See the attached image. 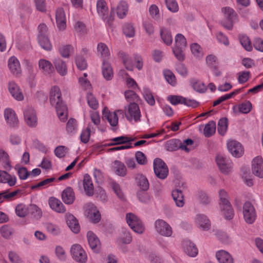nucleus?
<instances>
[{"label": "nucleus", "instance_id": "obj_1", "mask_svg": "<svg viewBox=\"0 0 263 263\" xmlns=\"http://www.w3.org/2000/svg\"><path fill=\"white\" fill-rule=\"evenodd\" d=\"M49 100L52 105H56L57 114L60 121L65 122L68 118V109L67 106L62 101L61 92L58 86L51 87Z\"/></svg>", "mask_w": 263, "mask_h": 263}, {"label": "nucleus", "instance_id": "obj_2", "mask_svg": "<svg viewBox=\"0 0 263 263\" xmlns=\"http://www.w3.org/2000/svg\"><path fill=\"white\" fill-rule=\"evenodd\" d=\"M219 205L222 215L226 219H232L234 216V211L229 201L227 193L224 190H220L219 192Z\"/></svg>", "mask_w": 263, "mask_h": 263}, {"label": "nucleus", "instance_id": "obj_3", "mask_svg": "<svg viewBox=\"0 0 263 263\" xmlns=\"http://www.w3.org/2000/svg\"><path fill=\"white\" fill-rule=\"evenodd\" d=\"M97 11L99 15L105 22L106 25L111 27L114 20V15L113 13H109L108 7L104 0H98Z\"/></svg>", "mask_w": 263, "mask_h": 263}, {"label": "nucleus", "instance_id": "obj_4", "mask_svg": "<svg viewBox=\"0 0 263 263\" xmlns=\"http://www.w3.org/2000/svg\"><path fill=\"white\" fill-rule=\"evenodd\" d=\"M124 114L126 119L129 122H138L140 121L141 114L138 105L136 103H130L125 107Z\"/></svg>", "mask_w": 263, "mask_h": 263}, {"label": "nucleus", "instance_id": "obj_5", "mask_svg": "<svg viewBox=\"0 0 263 263\" xmlns=\"http://www.w3.org/2000/svg\"><path fill=\"white\" fill-rule=\"evenodd\" d=\"M126 222L130 228L136 233L142 234L144 230V226L141 220L135 214L129 213L126 216Z\"/></svg>", "mask_w": 263, "mask_h": 263}, {"label": "nucleus", "instance_id": "obj_6", "mask_svg": "<svg viewBox=\"0 0 263 263\" xmlns=\"http://www.w3.org/2000/svg\"><path fill=\"white\" fill-rule=\"evenodd\" d=\"M25 123L30 127H35L37 125V117L35 110L31 106H26L23 109Z\"/></svg>", "mask_w": 263, "mask_h": 263}, {"label": "nucleus", "instance_id": "obj_7", "mask_svg": "<svg viewBox=\"0 0 263 263\" xmlns=\"http://www.w3.org/2000/svg\"><path fill=\"white\" fill-rule=\"evenodd\" d=\"M216 162L220 171L226 175L231 172L233 163L231 160L224 156L218 154L216 157Z\"/></svg>", "mask_w": 263, "mask_h": 263}, {"label": "nucleus", "instance_id": "obj_8", "mask_svg": "<svg viewBox=\"0 0 263 263\" xmlns=\"http://www.w3.org/2000/svg\"><path fill=\"white\" fill-rule=\"evenodd\" d=\"M153 164L156 176L161 179H165L168 174V169L165 162L161 159L157 158L154 160Z\"/></svg>", "mask_w": 263, "mask_h": 263}, {"label": "nucleus", "instance_id": "obj_9", "mask_svg": "<svg viewBox=\"0 0 263 263\" xmlns=\"http://www.w3.org/2000/svg\"><path fill=\"white\" fill-rule=\"evenodd\" d=\"M70 253L72 258L77 262L85 263L87 260L86 252L79 244H74L71 246Z\"/></svg>", "mask_w": 263, "mask_h": 263}, {"label": "nucleus", "instance_id": "obj_10", "mask_svg": "<svg viewBox=\"0 0 263 263\" xmlns=\"http://www.w3.org/2000/svg\"><path fill=\"white\" fill-rule=\"evenodd\" d=\"M243 215L245 221L248 224L253 223L256 219V211L253 204L249 201L246 202L243 204Z\"/></svg>", "mask_w": 263, "mask_h": 263}, {"label": "nucleus", "instance_id": "obj_11", "mask_svg": "<svg viewBox=\"0 0 263 263\" xmlns=\"http://www.w3.org/2000/svg\"><path fill=\"white\" fill-rule=\"evenodd\" d=\"M155 228L156 232L163 236L170 237L172 234V227L164 220H156L155 222Z\"/></svg>", "mask_w": 263, "mask_h": 263}, {"label": "nucleus", "instance_id": "obj_12", "mask_svg": "<svg viewBox=\"0 0 263 263\" xmlns=\"http://www.w3.org/2000/svg\"><path fill=\"white\" fill-rule=\"evenodd\" d=\"M85 215L93 223H98L101 219V214L97 207L91 203H88L85 206Z\"/></svg>", "mask_w": 263, "mask_h": 263}, {"label": "nucleus", "instance_id": "obj_13", "mask_svg": "<svg viewBox=\"0 0 263 263\" xmlns=\"http://www.w3.org/2000/svg\"><path fill=\"white\" fill-rule=\"evenodd\" d=\"M227 147L229 152L235 157H240L243 154L244 151L241 144L236 140H229Z\"/></svg>", "mask_w": 263, "mask_h": 263}, {"label": "nucleus", "instance_id": "obj_14", "mask_svg": "<svg viewBox=\"0 0 263 263\" xmlns=\"http://www.w3.org/2000/svg\"><path fill=\"white\" fill-rule=\"evenodd\" d=\"M119 112L121 114L123 112L122 110H118L116 111L110 112L106 110L104 108L103 111V117L104 119L107 120L110 125L111 126V129L113 130L117 129V126L118 124V117L117 112Z\"/></svg>", "mask_w": 263, "mask_h": 263}, {"label": "nucleus", "instance_id": "obj_15", "mask_svg": "<svg viewBox=\"0 0 263 263\" xmlns=\"http://www.w3.org/2000/svg\"><path fill=\"white\" fill-rule=\"evenodd\" d=\"M253 173L259 178H263V160L260 156H257L252 160Z\"/></svg>", "mask_w": 263, "mask_h": 263}, {"label": "nucleus", "instance_id": "obj_16", "mask_svg": "<svg viewBox=\"0 0 263 263\" xmlns=\"http://www.w3.org/2000/svg\"><path fill=\"white\" fill-rule=\"evenodd\" d=\"M4 117L7 123L11 127L16 126L18 123V120L15 111L9 108L4 110Z\"/></svg>", "mask_w": 263, "mask_h": 263}, {"label": "nucleus", "instance_id": "obj_17", "mask_svg": "<svg viewBox=\"0 0 263 263\" xmlns=\"http://www.w3.org/2000/svg\"><path fill=\"white\" fill-rule=\"evenodd\" d=\"M57 27L60 30H64L66 27V21L65 12L63 8H59L55 13Z\"/></svg>", "mask_w": 263, "mask_h": 263}, {"label": "nucleus", "instance_id": "obj_18", "mask_svg": "<svg viewBox=\"0 0 263 263\" xmlns=\"http://www.w3.org/2000/svg\"><path fill=\"white\" fill-rule=\"evenodd\" d=\"M195 223L202 230L207 231L210 229L211 223L209 219L203 214H197L195 219Z\"/></svg>", "mask_w": 263, "mask_h": 263}, {"label": "nucleus", "instance_id": "obj_19", "mask_svg": "<svg viewBox=\"0 0 263 263\" xmlns=\"http://www.w3.org/2000/svg\"><path fill=\"white\" fill-rule=\"evenodd\" d=\"M216 257L219 263H234L232 256L228 252L223 250L216 252Z\"/></svg>", "mask_w": 263, "mask_h": 263}, {"label": "nucleus", "instance_id": "obj_20", "mask_svg": "<svg viewBox=\"0 0 263 263\" xmlns=\"http://www.w3.org/2000/svg\"><path fill=\"white\" fill-rule=\"evenodd\" d=\"M183 248L184 252L190 257H194L198 254V251L197 247L190 240L183 241Z\"/></svg>", "mask_w": 263, "mask_h": 263}, {"label": "nucleus", "instance_id": "obj_21", "mask_svg": "<svg viewBox=\"0 0 263 263\" xmlns=\"http://www.w3.org/2000/svg\"><path fill=\"white\" fill-rule=\"evenodd\" d=\"M8 89L12 97L18 101H22L24 99V96L17 84L14 82L9 83Z\"/></svg>", "mask_w": 263, "mask_h": 263}, {"label": "nucleus", "instance_id": "obj_22", "mask_svg": "<svg viewBox=\"0 0 263 263\" xmlns=\"http://www.w3.org/2000/svg\"><path fill=\"white\" fill-rule=\"evenodd\" d=\"M48 203L50 207L58 213H63L66 211L65 208L61 201L55 197H50Z\"/></svg>", "mask_w": 263, "mask_h": 263}, {"label": "nucleus", "instance_id": "obj_23", "mask_svg": "<svg viewBox=\"0 0 263 263\" xmlns=\"http://www.w3.org/2000/svg\"><path fill=\"white\" fill-rule=\"evenodd\" d=\"M0 182L7 183L10 186L15 185L16 177L14 175H11L6 171H0Z\"/></svg>", "mask_w": 263, "mask_h": 263}, {"label": "nucleus", "instance_id": "obj_24", "mask_svg": "<svg viewBox=\"0 0 263 263\" xmlns=\"http://www.w3.org/2000/svg\"><path fill=\"white\" fill-rule=\"evenodd\" d=\"M62 199L65 204H72L75 199L73 189L70 187H66L62 193Z\"/></svg>", "mask_w": 263, "mask_h": 263}, {"label": "nucleus", "instance_id": "obj_25", "mask_svg": "<svg viewBox=\"0 0 263 263\" xmlns=\"http://www.w3.org/2000/svg\"><path fill=\"white\" fill-rule=\"evenodd\" d=\"M87 237L91 249L95 252L98 251L100 245L98 238L91 231L87 232Z\"/></svg>", "mask_w": 263, "mask_h": 263}, {"label": "nucleus", "instance_id": "obj_26", "mask_svg": "<svg viewBox=\"0 0 263 263\" xmlns=\"http://www.w3.org/2000/svg\"><path fill=\"white\" fill-rule=\"evenodd\" d=\"M8 65L10 70L14 74L17 75L21 73V69L20 62L15 57H11L9 58Z\"/></svg>", "mask_w": 263, "mask_h": 263}, {"label": "nucleus", "instance_id": "obj_27", "mask_svg": "<svg viewBox=\"0 0 263 263\" xmlns=\"http://www.w3.org/2000/svg\"><path fill=\"white\" fill-rule=\"evenodd\" d=\"M67 224L70 229L74 233H78L80 231V226L76 218L72 215L66 214Z\"/></svg>", "mask_w": 263, "mask_h": 263}, {"label": "nucleus", "instance_id": "obj_28", "mask_svg": "<svg viewBox=\"0 0 263 263\" xmlns=\"http://www.w3.org/2000/svg\"><path fill=\"white\" fill-rule=\"evenodd\" d=\"M19 192L18 190L12 192H9L8 190L0 192V204L5 201H10L14 200Z\"/></svg>", "mask_w": 263, "mask_h": 263}, {"label": "nucleus", "instance_id": "obj_29", "mask_svg": "<svg viewBox=\"0 0 263 263\" xmlns=\"http://www.w3.org/2000/svg\"><path fill=\"white\" fill-rule=\"evenodd\" d=\"M97 52L98 54L100 55L103 59V61L109 59L110 57V51L107 46L103 43H99L97 46Z\"/></svg>", "mask_w": 263, "mask_h": 263}, {"label": "nucleus", "instance_id": "obj_30", "mask_svg": "<svg viewBox=\"0 0 263 263\" xmlns=\"http://www.w3.org/2000/svg\"><path fill=\"white\" fill-rule=\"evenodd\" d=\"M55 68L61 76L67 73V66L65 62L60 58H55L53 61Z\"/></svg>", "mask_w": 263, "mask_h": 263}, {"label": "nucleus", "instance_id": "obj_31", "mask_svg": "<svg viewBox=\"0 0 263 263\" xmlns=\"http://www.w3.org/2000/svg\"><path fill=\"white\" fill-rule=\"evenodd\" d=\"M172 195L177 206L182 207L184 205V196L181 190H174L172 192Z\"/></svg>", "mask_w": 263, "mask_h": 263}, {"label": "nucleus", "instance_id": "obj_32", "mask_svg": "<svg viewBox=\"0 0 263 263\" xmlns=\"http://www.w3.org/2000/svg\"><path fill=\"white\" fill-rule=\"evenodd\" d=\"M102 70L103 77L106 80H110L112 78L114 73L112 67L109 63L103 61Z\"/></svg>", "mask_w": 263, "mask_h": 263}, {"label": "nucleus", "instance_id": "obj_33", "mask_svg": "<svg viewBox=\"0 0 263 263\" xmlns=\"http://www.w3.org/2000/svg\"><path fill=\"white\" fill-rule=\"evenodd\" d=\"M39 67L41 70L46 74H49L53 71V67L51 62L45 59L39 60Z\"/></svg>", "mask_w": 263, "mask_h": 263}, {"label": "nucleus", "instance_id": "obj_34", "mask_svg": "<svg viewBox=\"0 0 263 263\" xmlns=\"http://www.w3.org/2000/svg\"><path fill=\"white\" fill-rule=\"evenodd\" d=\"M83 185L86 194L88 196H92L93 191V185L91 177L87 174L84 176Z\"/></svg>", "mask_w": 263, "mask_h": 263}, {"label": "nucleus", "instance_id": "obj_35", "mask_svg": "<svg viewBox=\"0 0 263 263\" xmlns=\"http://www.w3.org/2000/svg\"><path fill=\"white\" fill-rule=\"evenodd\" d=\"M190 83L193 89L199 93H204L206 90L207 88L205 85L198 80L192 79Z\"/></svg>", "mask_w": 263, "mask_h": 263}, {"label": "nucleus", "instance_id": "obj_36", "mask_svg": "<svg viewBox=\"0 0 263 263\" xmlns=\"http://www.w3.org/2000/svg\"><path fill=\"white\" fill-rule=\"evenodd\" d=\"M37 41L41 47L45 50L50 51L52 46L48 36H37Z\"/></svg>", "mask_w": 263, "mask_h": 263}, {"label": "nucleus", "instance_id": "obj_37", "mask_svg": "<svg viewBox=\"0 0 263 263\" xmlns=\"http://www.w3.org/2000/svg\"><path fill=\"white\" fill-rule=\"evenodd\" d=\"M134 140L135 138L121 136L111 139L110 141L114 142V143H110L108 144V145L112 146L122 144H125L126 145L127 143H130V142L133 141Z\"/></svg>", "mask_w": 263, "mask_h": 263}, {"label": "nucleus", "instance_id": "obj_38", "mask_svg": "<svg viewBox=\"0 0 263 263\" xmlns=\"http://www.w3.org/2000/svg\"><path fill=\"white\" fill-rule=\"evenodd\" d=\"M128 12L127 4L124 1H121L118 5L116 9L117 16L120 18H123Z\"/></svg>", "mask_w": 263, "mask_h": 263}, {"label": "nucleus", "instance_id": "obj_39", "mask_svg": "<svg viewBox=\"0 0 263 263\" xmlns=\"http://www.w3.org/2000/svg\"><path fill=\"white\" fill-rule=\"evenodd\" d=\"M0 163L6 170H9L11 168L9 156L6 152L3 150H0Z\"/></svg>", "mask_w": 263, "mask_h": 263}, {"label": "nucleus", "instance_id": "obj_40", "mask_svg": "<svg viewBox=\"0 0 263 263\" xmlns=\"http://www.w3.org/2000/svg\"><path fill=\"white\" fill-rule=\"evenodd\" d=\"M161 37L163 42L167 46L172 44L173 37L171 32L166 28H162L160 30Z\"/></svg>", "mask_w": 263, "mask_h": 263}, {"label": "nucleus", "instance_id": "obj_41", "mask_svg": "<svg viewBox=\"0 0 263 263\" xmlns=\"http://www.w3.org/2000/svg\"><path fill=\"white\" fill-rule=\"evenodd\" d=\"M95 129L91 127L90 124H89L87 127L82 130L80 135V140L82 142L87 143L90 139V135L91 132H94Z\"/></svg>", "mask_w": 263, "mask_h": 263}, {"label": "nucleus", "instance_id": "obj_42", "mask_svg": "<svg viewBox=\"0 0 263 263\" xmlns=\"http://www.w3.org/2000/svg\"><path fill=\"white\" fill-rule=\"evenodd\" d=\"M179 139H173L167 141L165 144V147L168 151H176L179 149Z\"/></svg>", "mask_w": 263, "mask_h": 263}, {"label": "nucleus", "instance_id": "obj_43", "mask_svg": "<svg viewBox=\"0 0 263 263\" xmlns=\"http://www.w3.org/2000/svg\"><path fill=\"white\" fill-rule=\"evenodd\" d=\"M216 130V123L211 121L205 125L203 134L206 137H210L213 135Z\"/></svg>", "mask_w": 263, "mask_h": 263}, {"label": "nucleus", "instance_id": "obj_44", "mask_svg": "<svg viewBox=\"0 0 263 263\" xmlns=\"http://www.w3.org/2000/svg\"><path fill=\"white\" fill-rule=\"evenodd\" d=\"M179 149L189 152L193 147L194 141L191 139H187L183 141L179 140Z\"/></svg>", "mask_w": 263, "mask_h": 263}, {"label": "nucleus", "instance_id": "obj_45", "mask_svg": "<svg viewBox=\"0 0 263 263\" xmlns=\"http://www.w3.org/2000/svg\"><path fill=\"white\" fill-rule=\"evenodd\" d=\"M192 53L197 59H200L203 56V52L201 46L197 43H193L190 46Z\"/></svg>", "mask_w": 263, "mask_h": 263}, {"label": "nucleus", "instance_id": "obj_46", "mask_svg": "<svg viewBox=\"0 0 263 263\" xmlns=\"http://www.w3.org/2000/svg\"><path fill=\"white\" fill-rule=\"evenodd\" d=\"M136 180L138 185L143 191H146L149 188V183L147 178L141 174H139L136 177Z\"/></svg>", "mask_w": 263, "mask_h": 263}, {"label": "nucleus", "instance_id": "obj_47", "mask_svg": "<svg viewBox=\"0 0 263 263\" xmlns=\"http://www.w3.org/2000/svg\"><path fill=\"white\" fill-rule=\"evenodd\" d=\"M240 90V89H236L230 93L225 94L220 97L213 102V106H216L218 104H220L223 101L232 98L233 96L238 94Z\"/></svg>", "mask_w": 263, "mask_h": 263}, {"label": "nucleus", "instance_id": "obj_48", "mask_svg": "<svg viewBox=\"0 0 263 263\" xmlns=\"http://www.w3.org/2000/svg\"><path fill=\"white\" fill-rule=\"evenodd\" d=\"M224 13V18L238 21L237 15L235 11L230 7H224L222 9Z\"/></svg>", "mask_w": 263, "mask_h": 263}, {"label": "nucleus", "instance_id": "obj_49", "mask_svg": "<svg viewBox=\"0 0 263 263\" xmlns=\"http://www.w3.org/2000/svg\"><path fill=\"white\" fill-rule=\"evenodd\" d=\"M78 129L77 121L73 118H70L66 124V130L69 134H74Z\"/></svg>", "mask_w": 263, "mask_h": 263}, {"label": "nucleus", "instance_id": "obj_50", "mask_svg": "<svg viewBox=\"0 0 263 263\" xmlns=\"http://www.w3.org/2000/svg\"><path fill=\"white\" fill-rule=\"evenodd\" d=\"M28 210L29 206H26L23 203L18 204L15 207V213L20 217H25L28 214Z\"/></svg>", "mask_w": 263, "mask_h": 263}, {"label": "nucleus", "instance_id": "obj_51", "mask_svg": "<svg viewBox=\"0 0 263 263\" xmlns=\"http://www.w3.org/2000/svg\"><path fill=\"white\" fill-rule=\"evenodd\" d=\"M228 128V120L227 118H224L220 119L218 123L217 130L219 134L221 135H224Z\"/></svg>", "mask_w": 263, "mask_h": 263}, {"label": "nucleus", "instance_id": "obj_52", "mask_svg": "<svg viewBox=\"0 0 263 263\" xmlns=\"http://www.w3.org/2000/svg\"><path fill=\"white\" fill-rule=\"evenodd\" d=\"M175 47L176 48H181L185 49L186 46V39L181 34H177L175 39Z\"/></svg>", "mask_w": 263, "mask_h": 263}, {"label": "nucleus", "instance_id": "obj_53", "mask_svg": "<svg viewBox=\"0 0 263 263\" xmlns=\"http://www.w3.org/2000/svg\"><path fill=\"white\" fill-rule=\"evenodd\" d=\"M116 173L121 176H124L126 174V168L125 165L119 161L116 160L114 162Z\"/></svg>", "mask_w": 263, "mask_h": 263}, {"label": "nucleus", "instance_id": "obj_54", "mask_svg": "<svg viewBox=\"0 0 263 263\" xmlns=\"http://www.w3.org/2000/svg\"><path fill=\"white\" fill-rule=\"evenodd\" d=\"M239 41L243 47L248 51H250L252 49V46L249 38L246 35H240Z\"/></svg>", "mask_w": 263, "mask_h": 263}, {"label": "nucleus", "instance_id": "obj_55", "mask_svg": "<svg viewBox=\"0 0 263 263\" xmlns=\"http://www.w3.org/2000/svg\"><path fill=\"white\" fill-rule=\"evenodd\" d=\"M132 240L130 233L127 231H123L121 236L118 238L119 243L129 244Z\"/></svg>", "mask_w": 263, "mask_h": 263}, {"label": "nucleus", "instance_id": "obj_56", "mask_svg": "<svg viewBox=\"0 0 263 263\" xmlns=\"http://www.w3.org/2000/svg\"><path fill=\"white\" fill-rule=\"evenodd\" d=\"M28 214H30L33 217L37 219L42 216V212L37 206L35 204H31L29 206Z\"/></svg>", "mask_w": 263, "mask_h": 263}, {"label": "nucleus", "instance_id": "obj_57", "mask_svg": "<svg viewBox=\"0 0 263 263\" xmlns=\"http://www.w3.org/2000/svg\"><path fill=\"white\" fill-rule=\"evenodd\" d=\"M167 8L172 12L176 13L179 10V6L176 0H164Z\"/></svg>", "mask_w": 263, "mask_h": 263}, {"label": "nucleus", "instance_id": "obj_58", "mask_svg": "<svg viewBox=\"0 0 263 263\" xmlns=\"http://www.w3.org/2000/svg\"><path fill=\"white\" fill-rule=\"evenodd\" d=\"M252 108V105L250 101H245L238 106V109L240 112L243 114L249 113Z\"/></svg>", "mask_w": 263, "mask_h": 263}, {"label": "nucleus", "instance_id": "obj_59", "mask_svg": "<svg viewBox=\"0 0 263 263\" xmlns=\"http://www.w3.org/2000/svg\"><path fill=\"white\" fill-rule=\"evenodd\" d=\"M87 74L84 73L82 77L79 78V83L84 89H89L91 88V84L87 79Z\"/></svg>", "mask_w": 263, "mask_h": 263}, {"label": "nucleus", "instance_id": "obj_60", "mask_svg": "<svg viewBox=\"0 0 263 263\" xmlns=\"http://www.w3.org/2000/svg\"><path fill=\"white\" fill-rule=\"evenodd\" d=\"M164 76L166 81L172 86L176 84V80L174 73L169 70H165L163 72Z\"/></svg>", "mask_w": 263, "mask_h": 263}, {"label": "nucleus", "instance_id": "obj_61", "mask_svg": "<svg viewBox=\"0 0 263 263\" xmlns=\"http://www.w3.org/2000/svg\"><path fill=\"white\" fill-rule=\"evenodd\" d=\"M60 52L63 57L68 58L70 53L74 52V48L70 45H63L60 48Z\"/></svg>", "mask_w": 263, "mask_h": 263}, {"label": "nucleus", "instance_id": "obj_62", "mask_svg": "<svg viewBox=\"0 0 263 263\" xmlns=\"http://www.w3.org/2000/svg\"><path fill=\"white\" fill-rule=\"evenodd\" d=\"M123 31L124 34L129 37H133L135 33V30L131 24H126L123 26Z\"/></svg>", "mask_w": 263, "mask_h": 263}, {"label": "nucleus", "instance_id": "obj_63", "mask_svg": "<svg viewBox=\"0 0 263 263\" xmlns=\"http://www.w3.org/2000/svg\"><path fill=\"white\" fill-rule=\"evenodd\" d=\"M87 100L88 105L92 109H96L98 107V102L91 93H88L87 94Z\"/></svg>", "mask_w": 263, "mask_h": 263}, {"label": "nucleus", "instance_id": "obj_64", "mask_svg": "<svg viewBox=\"0 0 263 263\" xmlns=\"http://www.w3.org/2000/svg\"><path fill=\"white\" fill-rule=\"evenodd\" d=\"M143 96L146 102L151 106L155 104V101L152 92L147 88L143 90Z\"/></svg>", "mask_w": 263, "mask_h": 263}]
</instances>
